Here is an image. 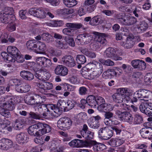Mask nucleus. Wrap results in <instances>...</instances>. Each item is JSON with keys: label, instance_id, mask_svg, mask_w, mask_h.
<instances>
[{"label": "nucleus", "instance_id": "54", "mask_svg": "<svg viewBox=\"0 0 152 152\" xmlns=\"http://www.w3.org/2000/svg\"><path fill=\"white\" fill-rule=\"evenodd\" d=\"M66 42V44H68L69 46L74 47L75 46V44L73 39L68 37H65L64 39Z\"/></svg>", "mask_w": 152, "mask_h": 152}, {"label": "nucleus", "instance_id": "6", "mask_svg": "<svg viewBox=\"0 0 152 152\" xmlns=\"http://www.w3.org/2000/svg\"><path fill=\"white\" fill-rule=\"evenodd\" d=\"M1 56L3 59L4 61L1 62L0 66H12L11 64L13 63L15 61L18 63H22L25 60L24 56L20 54V53L14 57L8 56L7 53L5 52H2Z\"/></svg>", "mask_w": 152, "mask_h": 152}, {"label": "nucleus", "instance_id": "14", "mask_svg": "<svg viewBox=\"0 0 152 152\" xmlns=\"http://www.w3.org/2000/svg\"><path fill=\"white\" fill-rule=\"evenodd\" d=\"M99 137L102 140H107L111 137L113 134V130L107 127L101 129L98 132Z\"/></svg>", "mask_w": 152, "mask_h": 152}, {"label": "nucleus", "instance_id": "28", "mask_svg": "<svg viewBox=\"0 0 152 152\" xmlns=\"http://www.w3.org/2000/svg\"><path fill=\"white\" fill-rule=\"evenodd\" d=\"M37 50L36 53L39 54H44L45 53L46 49L45 44L43 42L38 41L37 44Z\"/></svg>", "mask_w": 152, "mask_h": 152}, {"label": "nucleus", "instance_id": "11", "mask_svg": "<svg viewBox=\"0 0 152 152\" xmlns=\"http://www.w3.org/2000/svg\"><path fill=\"white\" fill-rule=\"evenodd\" d=\"M112 99L113 101L116 103H120L123 102L124 104L122 105L123 108L125 110H129V106L126 104V102L130 101V98L128 96H125L123 99L122 95L117 93L114 94L112 95Z\"/></svg>", "mask_w": 152, "mask_h": 152}, {"label": "nucleus", "instance_id": "29", "mask_svg": "<svg viewBox=\"0 0 152 152\" xmlns=\"http://www.w3.org/2000/svg\"><path fill=\"white\" fill-rule=\"evenodd\" d=\"M7 51L9 54V55H8L7 53L8 56L13 57L20 53V51L18 49L15 47L13 46H8L7 48Z\"/></svg>", "mask_w": 152, "mask_h": 152}, {"label": "nucleus", "instance_id": "16", "mask_svg": "<svg viewBox=\"0 0 152 152\" xmlns=\"http://www.w3.org/2000/svg\"><path fill=\"white\" fill-rule=\"evenodd\" d=\"M29 13L30 15L40 18H45L46 15V13L41 8H31L29 10Z\"/></svg>", "mask_w": 152, "mask_h": 152}, {"label": "nucleus", "instance_id": "34", "mask_svg": "<svg viewBox=\"0 0 152 152\" xmlns=\"http://www.w3.org/2000/svg\"><path fill=\"white\" fill-rule=\"evenodd\" d=\"M20 75L23 79L28 80H31L34 78V75L31 72L26 71H21L20 73Z\"/></svg>", "mask_w": 152, "mask_h": 152}, {"label": "nucleus", "instance_id": "46", "mask_svg": "<svg viewBox=\"0 0 152 152\" xmlns=\"http://www.w3.org/2000/svg\"><path fill=\"white\" fill-rule=\"evenodd\" d=\"M93 148L95 151L103 150L106 148V146L103 143H97L95 141V143L94 145Z\"/></svg>", "mask_w": 152, "mask_h": 152}, {"label": "nucleus", "instance_id": "63", "mask_svg": "<svg viewBox=\"0 0 152 152\" xmlns=\"http://www.w3.org/2000/svg\"><path fill=\"white\" fill-rule=\"evenodd\" d=\"M19 37V35H18L17 33H14L8 36V42L9 41L11 43H13L15 40L14 37L18 38Z\"/></svg>", "mask_w": 152, "mask_h": 152}, {"label": "nucleus", "instance_id": "52", "mask_svg": "<svg viewBox=\"0 0 152 152\" xmlns=\"http://www.w3.org/2000/svg\"><path fill=\"white\" fill-rule=\"evenodd\" d=\"M56 47L59 49H66L68 48L67 44L63 43L61 41L57 39L56 41Z\"/></svg>", "mask_w": 152, "mask_h": 152}, {"label": "nucleus", "instance_id": "23", "mask_svg": "<svg viewBox=\"0 0 152 152\" xmlns=\"http://www.w3.org/2000/svg\"><path fill=\"white\" fill-rule=\"evenodd\" d=\"M12 141L7 139H2L0 140V148L2 150H7L12 145Z\"/></svg>", "mask_w": 152, "mask_h": 152}, {"label": "nucleus", "instance_id": "12", "mask_svg": "<svg viewBox=\"0 0 152 152\" xmlns=\"http://www.w3.org/2000/svg\"><path fill=\"white\" fill-rule=\"evenodd\" d=\"M72 121L67 117H63L58 121L57 126L60 129L66 130L69 129L71 126Z\"/></svg>", "mask_w": 152, "mask_h": 152}, {"label": "nucleus", "instance_id": "3", "mask_svg": "<svg viewBox=\"0 0 152 152\" xmlns=\"http://www.w3.org/2000/svg\"><path fill=\"white\" fill-rule=\"evenodd\" d=\"M17 97L12 96H5L0 98V113L7 118L10 117L9 111L12 110L14 109V103L18 102Z\"/></svg>", "mask_w": 152, "mask_h": 152}, {"label": "nucleus", "instance_id": "7", "mask_svg": "<svg viewBox=\"0 0 152 152\" xmlns=\"http://www.w3.org/2000/svg\"><path fill=\"white\" fill-rule=\"evenodd\" d=\"M122 34L127 36L126 40L122 41L120 42L121 45L125 48L129 49L132 48L135 44L134 41L135 39H137V42L140 41V39L139 37H136L135 38L132 34H130L129 31L126 29L124 28L122 32Z\"/></svg>", "mask_w": 152, "mask_h": 152}, {"label": "nucleus", "instance_id": "2", "mask_svg": "<svg viewBox=\"0 0 152 152\" xmlns=\"http://www.w3.org/2000/svg\"><path fill=\"white\" fill-rule=\"evenodd\" d=\"M42 108L46 110V114H43L44 117L53 118L59 116L61 113L60 109H67V101L64 100H59L57 105L52 104H43L41 105Z\"/></svg>", "mask_w": 152, "mask_h": 152}, {"label": "nucleus", "instance_id": "44", "mask_svg": "<svg viewBox=\"0 0 152 152\" xmlns=\"http://www.w3.org/2000/svg\"><path fill=\"white\" fill-rule=\"evenodd\" d=\"M76 60L78 64L77 66H81L80 65L84 64L86 61V59L85 56L82 55H79L77 56Z\"/></svg>", "mask_w": 152, "mask_h": 152}, {"label": "nucleus", "instance_id": "45", "mask_svg": "<svg viewBox=\"0 0 152 152\" xmlns=\"http://www.w3.org/2000/svg\"><path fill=\"white\" fill-rule=\"evenodd\" d=\"M83 26L82 24L79 23H67L66 26L68 28L78 29L81 28Z\"/></svg>", "mask_w": 152, "mask_h": 152}, {"label": "nucleus", "instance_id": "38", "mask_svg": "<svg viewBox=\"0 0 152 152\" xmlns=\"http://www.w3.org/2000/svg\"><path fill=\"white\" fill-rule=\"evenodd\" d=\"M64 24L63 21L57 20L52 21L50 23H46L47 26L52 27H59L62 26Z\"/></svg>", "mask_w": 152, "mask_h": 152}, {"label": "nucleus", "instance_id": "41", "mask_svg": "<svg viewBox=\"0 0 152 152\" xmlns=\"http://www.w3.org/2000/svg\"><path fill=\"white\" fill-rule=\"evenodd\" d=\"M132 66H146L145 62L142 60L135 59L131 62Z\"/></svg>", "mask_w": 152, "mask_h": 152}, {"label": "nucleus", "instance_id": "31", "mask_svg": "<svg viewBox=\"0 0 152 152\" xmlns=\"http://www.w3.org/2000/svg\"><path fill=\"white\" fill-rule=\"evenodd\" d=\"M55 72L57 75L65 76L67 74L68 69L66 67H56Z\"/></svg>", "mask_w": 152, "mask_h": 152}, {"label": "nucleus", "instance_id": "47", "mask_svg": "<svg viewBox=\"0 0 152 152\" xmlns=\"http://www.w3.org/2000/svg\"><path fill=\"white\" fill-rule=\"evenodd\" d=\"M81 147H90L91 146H93L94 144L95 143V141L93 140L90 141H83L81 140Z\"/></svg>", "mask_w": 152, "mask_h": 152}, {"label": "nucleus", "instance_id": "20", "mask_svg": "<svg viewBox=\"0 0 152 152\" xmlns=\"http://www.w3.org/2000/svg\"><path fill=\"white\" fill-rule=\"evenodd\" d=\"M62 63L68 66H74L76 63L73 56L69 55H66L62 58Z\"/></svg>", "mask_w": 152, "mask_h": 152}, {"label": "nucleus", "instance_id": "15", "mask_svg": "<svg viewBox=\"0 0 152 152\" xmlns=\"http://www.w3.org/2000/svg\"><path fill=\"white\" fill-rule=\"evenodd\" d=\"M36 85L40 91L44 94H46L48 91L52 89L53 88V85L52 83L45 81L37 83Z\"/></svg>", "mask_w": 152, "mask_h": 152}, {"label": "nucleus", "instance_id": "36", "mask_svg": "<svg viewBox=\"0 0 152 152\" xmlns=\"http://www.w3.org/2000/svg\"><path fill=\"white\" fill-rule=\"evenodd\" d=\"M111 111L104 112V122L107 125H108L110 124V121L111 119L114 117L113 113L110 112Z\"/></svg>", "mask_w": 152, "mask_h": 152}, {"label": "nucleus", "instance_id": "35", "mask_svg": "<svg viewBox=\"0 0 152 152\" xmlns=\"http://www.w3.org/2000/svg\"><path fill=\"white\" fill-rule=\"evenodd\" d=\"M87 104L91 107L94 108L97 105V102L95 97L93 95L89 96L87 98Z\"/></svg>", "mask_w": 152, "mask_h": 152}, {"label": "nucleus", "instance_id": "26", "mask_svg": "<svg viewBox=\"0 0 152 152\" xmlns=\"http://www.w3.org/2000/svg\"><path fill=\"white\" fill-rule=\"evenodd\" d=\"M10 122L7 120H4L2 124H0V132H4L6 130L11 131L12 128L10 126Z\"/></svg>", "mask_w": 152, "mask_h": 152}, {"label": "nucleus", "instance_id": "4", "mask_svg": "<svg viewBox=\"0 0 152 152\" xmlns=\"http://www.w3.org/2000/svg\"><path fill=\"white\" fill-rule=\"evenodd\" d=\"M14 10L12 8L7 7L4 10L0 12V20L3 23H10L7 26V28L9 31L12 32L15 30L16 24L14 23L15 18L13 14Z\"/></svg>", "mask_w": 152, "mask_h": 152}, {"label": "nucleus", "instance_id": "51", "mask_svg": "<svg viewBox=\"0 0 152 152\" xmlns=\"http://www.w3.org/2000/svg\"><path fill=\"white\" fill-rule=\"evenodd\" d=\"M88 125L89 126L93 129H97L99 125V122H98L90 118L88 121Z\"/></svg>", "mask_w": 152, "mask_h": 152}, {"label": "nucleus", "instance_id": "48", "mask_svg": "<svg viewBox=\"0 0 152 152\" xmlns=\"http://www.w3.org/2000/svg\"><path fill=\"white\" fill-rule=\"evenodd\" d=\"M75 12L73 9L65 8L61 9L60 12L63 15H66L72 14Z\"/></svg>", "mask_w": 152, "mask_h": 152}, {"label": "nucleus", "instance_id": "50", "mask_svg": "<svg viewBox=\"0 0 152 152\" xmlns=\"http://www.w3.org/2000/svg\"><path fill=\"white\" fill-rule=\"evenodd\" d=\"M148 27V24L144 21L140 22V25L138 28V30L141 32H143L146 31Z\"/></svg>", "mask_w": 152, "mask_h": 152}, {"label": "nucleus", "instance_id": "30", "mask_svg": "<svg viewBox=\"0 0 152 152\" xmlns=\"http://www.w3.org/2000/svg\"><path fill=\"white\" fill-rule=\"evenodd\" d=\"M140 109L141 111L148 116H152V112L148 110L146 101L142 102L140 106Z\"/></svg>", "mask_w": 152, "mask_h": 152}, {"label": "nucleus", "instance_id": "43", "mask_svg": "<svg viewBox=\"0 0 152 152\" xmlns=\"http://www.w3.org/2000/svg\"><path fill=\"white\" fill-rule=\"evenodd\" d=\"M64 5L68 7H72L75 6L77 4L76 0H63Z\"/></svg>", "mask_w": 152, "mask_h": 152}, {"label": "nucleus", "instance_id": "17", "mask_svg": "<svg viewBox=\"0 0 152 152\" xmlns=\"http://www.w3.org/2000/svg\"><path fill=\"white\" fill-rule=\"evenodd\" d=\"M116 114L122 120L129 122L131 124L133 120V118L132 115L128 112H121L120 111L117 110L116 113Z\"/></svg>", "mask_w": 152, "mask_h": 152}, {"label": "nucleus", "instance_id": "42", "mask_svg": "<svg viewBox=\"0 0 152 152\" xmlns=\"http://www.w3.org/2000/svg\"><path fill=\"white\" fill-rule=\"evenodd\" d=\"M37 41L34 39L28 41L26 45L27 48L29 49H32L37 48Z\"/></svg>", "mask_w": 152, "mask_h": 152}, {"label": "nucleus", "instance_id": "24", "mask_svg": "<svg viewBox=\"0 0 152 152\" xmlns=\"http://www.w3.org/2000/svg\"><path fill=\"white\" fill-rule=\"evenodd\" d=\"M124 140L119 137L111 138L109 142L110 145L113 147L119 146L123 144Z\"/></svg>", "mask_w": 152, "mask_h": 152}, {"label": "nucleus", "instance_id": "55", "mask_svg": "<svg viewBox=\"0 0 152 152\" xmlns=\"http://www.w3.org/2000/svg\"><path fill=\"white\" fill-rule=\"evenodd\" d=\"M62 31L64 34L71 36H73L75 33L74 31L68 28H65L63 29Z\"/></svg>", "mask_w": 152, "mask_h": 152}, {"label": "nucleus", "instance_id": "57", "mask_svg": "<svg viewBox=\"0 0 152 152\" xmlns=\"http://www.w3.org/2000/svg\"><path fill=\"white\" fill-rule=\"evenodd\" d=\"M94 133L90 131H87L85 133L82 135L83 137L87 139H90L93 138Z\"/></svg>", "mask_w": 152, "mask_h": 152}, {"label": "nucleus", "instance_id": "59", "mask_svg": "<svg viewBox=\"0 0 152 152\" xmlns=\"http://www.w3.org/2000/svg\"><path fill=\"white\" fill-rule=\"evenodd\" d=\"M76 104V102L72 100H68L67 101V110H70L75 106Z\"/></svg>", "mask_w": 152, "mask_h": 152}, {"label": "nucleus", "instance_id": "9", "mask_svg": "<svg viewBox=\"0 0 152 152\" xmlns=\"http://www.w3.org/2000/svg\"><path fill=\"white\" fill-rule=\"evenodd\" d=\"M122 53H118L116 49L109 48L104 52V56L106 58H111L115 61L121 60L122 58L119 56Z\"/></svg>", "mask_w": 152, "mask_h": 152}, {"label": "nucleus", "instance_id": "5", "mask_svg": "<svg viewBox=\"0 0 152 152\" xmlns=\"http://www.w3.org/2000/svg\"><path fill=\"white\" fill-rule=\"evenodd\" d=\"M24 101L27 104L32 105H36L39 104L38 109L39 112H41L42 110H45L44 112H45L44 113H47L46 110L42 108L41 105L43 104L40 105L43 103L46 100L45 96L43 95H41L39 94H34L33 96H31L30 95H27L24 97Z\"/></svg>", "mask_w": 152, "mask_h": 152}, {"label": "nucleus", "instance_id": "39", "mask_svg": "<svg viewBox=\"0 0 152 152\" xmlns=\"http://www.w3.org/2000/svg\"><path fill=\"white\" fill-rule=\"evenodd\" d=\"M145 128L142 129L140 131V133L142 137L144 138H148V139L151 140V137H152V129H151V132H150L149 134V131L147 130L145 132Z\"/></svg>", "mask_w": 152, "mask_h": 152}, {"label": "nucleus", "instance_id": "1", "mask_svg": "<svg viewBox=\"0 0 152 152\" xmlns=\"http://www.w3.org/2000/svg\"><path fill=\"white\" fill-rule=\"evenodd\" d=\"M106 35L104 33L94 32L93 33H85L78 35L75 39L78 45H83L90 43L92 40L96 39L98 43L105 45L107 42Z\"/></svg>", "mask_w": 152, "mask_h": 152}, {"label": "nucleus", "instance_id": "40", "mask_svg": "<svg viewBox=\"0 0 152 152\" xmlns=\"http://www.w3.org/2000/svg\"><path fill=\"white\" fill-rule=\"evenodd\" d=\"M81 142L80 140L75 139L71 141L68 144L70 146L73 148L81 147Z\"/></svg>", "mask_w": 152, "mask_h": 152}, {"label": "nucleus", "instance_id": "49", "mask_svg": "<svg viewBox=\"0 0 152 152\" xmlns=\"http://www.w3.org/2000/svg\"><path fill=\"white\" fill-rule=\"evenodd\" d=\"M29 115V117L35 119H41L42 117L40 114L37 113H34L32 112L28 113ZM43 117L44 118L43 115H42ZM45 118H47L45 117Z\"/></svg>", "mask_w": 152, "mask_h": 152}, {"label": "nucleus", "instance_id": "10", "mask_svg": "<svg viewBox=\"0 0 152 152\" xmlns=\"http://www.w3.org/2000/svg\"><path fill=\"white\" fill-rule=\"evenodd\" d=\"M33 125L36 129H39L35 133L37 136L42 135L49 132L51 130L50 127L47 124L38 122Z\"/></svg>", "mask_w": 152, "mask_h": 152}, {"label": "nucleus", "instance_id": "32", "mask_svg": "<svg viewBox=\"0 0 152 152\" xmlns=\"http://www.w3.org/2000/svg\"><path fill=\"white\" fill-rule=\"evenodd\" d=\"M25 123V122L23 119L19 118L13 123V126L16 130H20L23 127Z\"/></svg>", "mask_w": 152, "mask_h": 152}, {"label": "nucleus", "instance_id": "56", "mask_svg": "<svg viewBox=\"0 0 152 152\" xmlns=\"http://www.w3.org/2000/svg\"><path fill=\"white\" fill-rule=\"evenodd\" d=\"M46 58L44 57H39L36 59V62L37 64L40 66L44 65Z\"/></svg>", "mask_w": 152, "mask_h": 152}, {"label": "nucleus", "instance_id": "62", "mask_svg": "<svg viewBox=\"0 0 152 152\" xmlns=\"http://www.w3.org/2000/svg\"><path fill=\"white\" fill-rule=\"evenodd\" d=\"M145 81L149 83V84L152 85V73H147L145 77Z\"/></svg>", "mask_w": 152, "mask_h": 152}, {"label": "nucleus", "instance_id": "19", "mask_svg": "<svg viewBox=\"0 0 152 152\" xmlns=\"http://www.w3.org/2000/svg\"><path fill=\"white\" fill-rule=\"evenodd\" d=\"M100 63L95 61H93L92 62L88 63L87 65L89 66H100V64L106 66H112L114 65L113 61L110 59H107L106 60L100 59L99 60Z\"/></svg>", "mask_w": 152, "mask_h": 152}, {"label": "nucleus", "instance_id": "21", "mask_svg": "<svg viewBox=\"0 0 152 152\" xmlns=\"http://www.w3.org/2000/svg\"><path fill=\"white\" fill-rule=\"evenodd\" d=\"M149 91L145 89H140L134 94V96L136 97L141 98V100L147 99L148 98Z\"/></svg>", "mask_w": 152, "mask_h": 152}, {"label": "nucleus", "instance_id": "64", "mask_svg": "<svg viewBox=\"0 0 152 152\" xmlns=\"http://www.w3.org/2000/svg\"><path fill=\"white\" fill-rule=\"evenodd\" d=\"M8 36L7 33H4L1 36V41L2 43H6L8 42Z\"/></svg>", "mask_w": 152, "mask_h": 152}, {"label": "nucleus", "instance_id": "13", "mask_svg": "<svg viewBox=\"0 0 152 152\" xmlns=\"http://www.w3.org/2000/svg\"><path fill=\"white\" fill-rule=\"evenodd\" d=\"M98 73L96 75V72H94L90 73V69L87 67H83L81 71V73L82 76L86 79L89 80H92L98 77L99 75L101 74L103 70L102 69H100V71H98Z\"/></svg>", "mask_w": 152, "mask_h": 152}, {"label": "nucleus", "instance_id": "61", "mask_svg": "<svg viewBox=\"0 0 152 152\" xmlns=\"http://www.w3.org/2000/svg\"><path fill=\"white\" fill-rule=\"evenodd\" d=\"M50 54L54 56H59L61 54V50L52 48L50 51Z\"/></svg>", "mask_w": 152, "mask_h": 152}, {"label": "nucleus", "instance_id": "22", "mask_svg": "<svg viewBox=\"0 0 152 152\" xmlns=\"http://www.w3.org/2000/svg\"><path fill=\"white\" fill-rule=\"evenodd\" d=\"M114 106L107 103L101 104L97 108L99 111L102 112L111 111L114 109Z\"/></svg>", "mask_w": 152, "mask_h": 152}, {"label": "nucleus", "instance_id": "33", "mask_svg": "<svg viewBox=\"0 0 152 152\" xmlns=\"http://www.w3.org/2000/svg\"><path fill=\"white\" fill-rule=\"evenodd\" d=\"M103 21V19H102L100 16H97L92 18L89 22V24L92 26H96L102 23Z\"/></svg>", "mask_w": 152, "mask_h": 152}, {"label": "nucleus", "instance_id": "58", "mask_svg": "<svg viewBox=\"0 0 152 152\" xmlns=\"http://www.w3.org/2000/svg\"><path fill=\"white\" fill-rule=\"evenodd\" d=\"M143 119L142 116L138 114L135 115L134 119V123L136 124H139L142 123Z\"/></svg>", "mask_w": 152, "mask_h": 152}, {"label": "nucleus", "instance_id": "25", "mask_svg": "<svg viewBox=\"0 0 152 152\" xmlns=\"http://www.w3.org/2000/svg\"><path fill=\"white\" fill-rule=\"evenodd\" d=\"M30 87V86L28 84L22 83L20 85L17 86L15 87V89L18 92L25 93L29 91Z\"/></svg>", "mask_w": 152, "mask_h": 152}, {"label": "nucleus", "instance_id": "60", "mask_svg": "<svg viewBox=\"0 0 152 152\" xmlns=\"http://www.w3.org/2000/svg\"><path fill=\"white\" fill-rule=\"evenodd\" d=\"M52 37L51 35L48 33H44L42 35V37L43 40L48 42H50Z\"/></svg>", "mask_w": 152, "mask_h": 152}, {"label": "nucleus", "instance_id": "27", "mask_svg": "<svg viewBox=\"0 0 152 152\" xmlns=\"http://www.w3.org/2000/svg\"><path fill=\"white\" fill-rule=\"evenodd\" d=\"M117 92L121 95H122V97H124V94L126 96H131L132 95L133 91L129 88H118L117 90Z\"/></svg>", "mask_w": 152, "mask_h": 152}, {"label": "nucleus", "instance_id": "8", "mask_svg": "<svg viewBox=\"0 0 152 152\" xmlns=\"http://www.w3.org/2000/svg\"><path fill=\"white\" fill-rule=\"evenodd\" d=\"M35 72V76L38 79L45 81L48 80L50 77V74L47 72L43 67H33Z\"/></svg>", "mask_w": 152, "mask_h": 152}, {"label": "nucleus", "instance_id": "37", "mask_svg": "<svg viewBox=\"0 0 152 152\" xmlns=\"http://www.w3.org/2000/svg\"><path fill=\"white\" fill-rule=\"evenodd\" d=\"M16 140L19 143H23L27 142L28 138L25 134L21 133L17 135Z\"/></svg>", "mask_w": 152, "mask_h": 152}, {"label": "nucleus", "instance_id": "53", "mask_svg": "<svg viewBox=\"0 0 152 152\" xmlns=\"http://www.w3.org/2000/svg\"><path fill=\"white\" fill-rule=\"evenodd\" d=\"M42 135H37L35 133V136L36 137L34 140V142L37 144L42 145L44 143V137H41Z\"/></svg>", "mask_w": 152, "mask_h": 152}, {"label": "nucleus", "instance_id": "18", "mask_svg": "<svg viewBox=\"0 0 152 152\" xmlns=\"http://www.w3.org/2000/svg\"><path fill=\"white\" fill-rule=\"evenodd\" d=\"M118 22L122 25L129 26L136 23L137 19L134 17L125 15L123 18H119Z\"/></svg>", "mask_w": 152, "mask_h": 152}]
</instances>
